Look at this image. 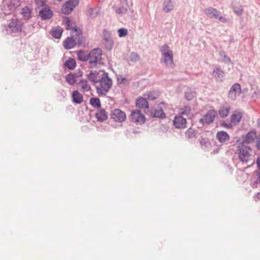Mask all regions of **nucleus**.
<instances>
[{
    "instance_id": "8",
    "label": "nucleus",
    "mask_w": 260,
    "mask_h": 260,
    "mask_svg": "<svg viewBox=\"0 0 260 260\" xmlns=\"http://www.w3.org/2000/svg\"><path fill=\"white\" fill-rule=\"evenodd\" d=\"M216 112L214 110H210L200 120L203 124H209L213 122L216 116Z\"/></svg>"
},
{
    "instance_id": "14",
    "label": "nucleus",
    "mask_w": 260,
    "mask_h": 260,
    "mask_svg": "<svg viewBox=\"0 0 260 260\" xmlns=\"http://www.w3.org/2000/svg\"><path fill=\"white\" fill-rule=\"evenodd\" d=\"M243 116V113L240 111H235L231 116V123L232 125H236L240 122Z\"/></svg>"
},
{
    "instance_id": "45",
    "label": "nucleus",
    "mask_w": 260,
    "mask_h": 260,
    "mask_svg": "<svg viewBox=\"0 0 260 260\" xmlns=\"http://www.w3.org/2000/svg\"><path fill=\"white\" fill-rule=\"evenodd\" d=\"M257 124L258 126L260 127V118L257 119Z\"/></svg>"
},
{
    "instance_id": "5",
    "label": "nucleus",
    "mask_w": 260,
    "mask_h": 260,
    "mask_svg": "<svg viewBox=\"0 0 260 260\" xmlns=\"http://www.w3.org/2000/svg\"><path fill=\"white\" fill-rule=\"evenodd\" d=\"M130 118L133 122L139 125L143 124L146 120L144 115L138 110H133L130 115Z\"/></svg>"
},
{
    "instance_id": "16",
    "label": "nucleus",
    "mask_w": 260,
    "mask_h": 260,
    "mask_svg": "<svg viewBox=\"0 0 260 260\" xmlns=\"http://www.w3.org/2000/svg\"><path fill=\"white\" fill-rule=\"evenodd\" d=\"M137 107L140 109H148L149 104L145 98H138L136 102Z\"/></svg>"
},
{
    "instance_id": "4",
    "label": "nucleus",
    "mask_w": 260,
    "mask_h": 260,
    "mask_svg": "<svg viewBox=\"0 0 260 260\" xmlns=\"http://www.w3.org/2000/svg\"><path fill=\"white\" fill-rule=\"evenodd\" d=\"M102 55V51L99 48L94 49L90 51L89 53V62L91 68L101 60Z\"/></svg>"
},
{
    "instance_id": "46",
    "label": "nucleus",
    "mask_w": 260,
    "mask_h": 260,
    "mask_svg": "<svg viewBox=\"0 0 260 260\" xmlns=\"http://www.w3.org/2000/svg\"><path fill=\"white\" fill-rule=\"evenodd\" d=\"M225 58L226 59V60H227V61H229V62H230V61H231V59H230V58L229 57H226V56H225Z\"/></svg>"
},
{
    "instance_id": "11",
    "label": "nucleus",
    "mask_w": 260,
    "mask_h": 260,
    "mask_svg": "<svg viewBox=\"0 0 260 260\" xmlns=\"http://www.w3.org/2000/svg\"><path fill=\"white\" fill-rule=\"evenodd\" d=\"M173 123L177 129H184L186 127L187 120L181 115H176L174 118Z\"/></svg>"
},
{
    "instance_id": "21",
    "label": "nucleus",
    "mask_w": 260,
    "mask_h": 260,
    "mask_svg": "<svg viewBox=\"0 0 260 260\" xmlns=\"http://www.w3.org/2000/svg\"><path fill=\"white\" fill-rule=\"evenodd\" d=\"M212 77L215 79L218 80L224 76V72L220 69V67H216L212 72Z\"/></svg>"
},
{
    "instance_id": "1",
    "label": "nucleus",
    "mask_w": 260,
    "mask_h": 260,
    "mask_svg": "<svg viewBox=\"0 0 260 260\" xmlns=\"http://www.w3.org/2000/svg\"><path fill=\"white\" fill-rule=\"evenodd\" d=\"M101 72V78L99 80V84L96 86V90L99 95H105L112 86V81L108 76L107 73L103 71Z\"/></svg>"
},
{
    "instance_id": "3",
    "label": "nucleus",
    "mask_w": 260,
    "mask_h": 260,
    "mask_svg": "<svg viewBox=\"0 0 260 260\" xmlns=\"http://www.w3.org/2000/svg\"><path fill=\"white\" fill-rule=\"evenodd\" d=\"M160 51L163 57L164 62L167 66L172 67L174 63L173 61V51L170 49V47L167 44L164 45L160 48Z\"/></svg>"
},
{
    "instance_id": "43",
    "label": "nucleus",
    "mask_w": 260,
    "mask_h": 260,
    "mask_svg": "<svg viewBox=\"0 0 260 260\" xmlns=\"http://www.w3.org/2000/svg\"><path fill=\"white\" fill-rule=\"evenodd\" d=\"M131 56H132V57H133L135 60L138 59V58H139L138 55L136 53H132Z\"/></svg>"
},
{
    "instance_id": "13",
    "label": "nucleus",
    "mask_w": 260,
    "mask_h": 260,
    "mask_svg": "<svg viewBox=\"0 0 260 260\" xmlns=\"http://www.w3.org/2000/svg\"><path fill=\"white\" fill-rule=\"evenodd\" d=\"M9 28L13 32H20L22 30V24L17 19H13L9 24Z\"/></svg>"
},
{
    "instance_id": "9",
    "label": "nucleus",
    "mask_w": 260,
    "mask_h": 260,
    "mask_svg": "<svg viewBox=\"0 0 260 260\" xmlns=\"http://www.w3.org/2000/svg\"><path fill=\"white\" fill-rule=\"evenodd\" d=\"M65 21L67 29L70 30L72 29V31L71 32L72 37H74L76 40L79 39L82 34L81 29L77 26H72L71 21L68 18H65Z\"/></svg>"
},
{
    "instance_id": "42",
    "label": "nucleus",
    "mask_w": 260,
    "mask_h": 260,
    "mask_svg": "<svg viewBox=\"0 0 260 260\" xmlns=\"http://www.w3.org/2000/svg\"><path fill=\"white\" fill-rule=\"evenodd\" d=\"M256 164L258 170L260 171V156H258L256 160Z\"/></svg>"
},
{
    "instance_id": "2",
    "label": "nucleus",
    "mask_w": 260,
    "mask_h": 260,
    "mask_svg": "<svg viewBox=\"0 0 260 260\" xmlns=\"http://www.w3.org/2000/svg\"><path fill=\"white\" fill-rule=\"evenodd\" d=\"M238 156L239 160L242 162H247L251 158L252 149L245 146L243 143L237 147Z\"/></svg>"
},
{
    "instance_id": "35",
    "label": "nucleus",
    "mask_w": 260,
    "mask_h": 260,
    "mask_svg": "<svg viewBox=\"0 0 260 260\" xmlns=\"http://www.w3.org/2000/svg\"><path fill=\"white\" fill-rule=\"evenodd\" d=\"M196 96V92L189 89L185 93V98L188 101L192 100Z\"/></svg>"
},
{
    "instance_id": "23",
    "label": "nucleus",
    "mask_w": 260,
    "mask_h": 260,
    "mask_svg": "<svg viewBox=\"0 0 260 260\" xmlns=\"http://www.w3.org/2000/svg\"><path fill=\"white\" fill-rule=\"evenodd\" d=\"M40 15L43 19H50L52 17V12L47 7H45L44 9L40 11Z\"/></svg>"
},
{
    "instance_id": "38",
    "label": "nucleus",
    "mask_w": 260,
    "mask_h": 260,
    "mask_svg": "<svg viewBox=\"0 0 260 260\" xmlns=\"http://www.w3.org/2000/svg\"><path fill=\"white\" fill-rule=\"evenodd\" d=\"M118 36L119 37H125L127 35V30L125 28H120L118 30Z\"/></svg>"
},
{
    "instance_id": "40",
    "label": "nucleus",
    "mask_w": 260,
    "mask_h": 260,
    "mask_svg": "<svg viewBox=\"0 0 260 260\" xmlns=\"http://www.w3.org/2000/svg\"><path fill=\"white\" fill-rule=\"evenodd\" d=\"M221 125L224 127H225L226 128H230L232 127L233 125L230 122V123H226L225 122H222L221 123Z\"/></svg>"
},
{
    "instance_id": "44",
    "label": "nucleus",
    "mask_w": 260,
    "mask_h": 260,
    "mask_svg": "<svg viewBox=\"0 0 260 260\" xmlns=\"http://www.w3.org/2000/svg\"><path fill=\"white\" fill-rule=\"evenodd\" d=\"M258 174L257 180L258 181L259 183H260V171Z\"/></svg>"
},
{
    "instance_id": "26",
    "label": "nucleus",
    "mask_w": 260,
    "mask_h": 260,
    "mask_svg": "<svg viewBox=\"0 0 260 260\" xmlns=\"http://www.w3.org/2000/svg\"><path fill=\"white\" fill-rule=\"evenodd\" d=\"M75 40L73 38H68L63 42V47L66 49H71L75 45Z\"/></svg>"
},
{
    "instance_id": "10",
    "label": "nucleus",
    "mask_w": 260,
    "mask_h": 260,
    "mask_svg": "<svg viewBox=\"0 0 260 260\" xmlns=\"http://www.w3.org/2000/svg\"><path fill=\"white\" fill-rule=\"evenodd\" d=\"M78 0H69L62 7L61 11L64 14H70L78 5Z\"/></svg>"
},
{
    "instance_id": "20",
    "label": "nucleus",
    "mask_w": 260,
    "mask_h": 260,
    "mask_svg": "<svg viewBox=\"0 0 260 260\" xmlns=\"http://www.w3.org/2000/svg\"><path fill=\"white\" fill-rule=\"evenodd\" d=\"M73 102L76 104H80L83 101V95L78 91L75 90L72 93Z\"/></svg>"
},
{
    "instance_id": "47",
    "label": "nucleus",
    "mask_w": 260,
    "mask_h": 260,
    "mask_svg": "<svg viewBox=\"0 0 260 260\" xmlns=\"http://www.w3.org/2000/svg\"><path fill=\"white\" fill-rule=\"evenodd\" d=\"M58 1H59V2H60V1H61L62 0H58Z\"/></svg>"
},
{
    "instance_id": "33",
    "label": "nucleus",
    "mask_w": 260,
    "mask_h": 260,
    "mask_svg": "<svg viewBox=\"0 0 260 260\" xmlns=\"http://www.w3.org/2000/svg\"><path fill=\"white\" fill-rule=\"evenodd\" d=\"M90 104L95 108L101 107V102L99 98H92L89 101Z\"/></svg>"
},
{
    "instance_id": "22",
    "label": "nucleus",
    "mask_w": 260,
    "mask_h": 260,
    "mask_svg": "<svg viewBox=\"0 0 260 260\" xmlns=\"http://www.w3.org/2000/svg\"><path fill=\"white\" fill-rule=\"evenodd\" d=\"M230 110L231 107L230 106L228 105H223L220 108L218 111L219 115L221 117H225L228 115Z\"/></svg>"
},
{
    "instance_id": "18",
    "label": "nucleus",
    "mask_w": 260,
    "mask_h": 260,
    "mask_svg": "<svg viewBox=\"0 0 260 260\" xmlns=\"http://www.w3.org/2000/svg\"><path fill=\"white\" fill-rule=\"evenodd\" d=\"M216 138L220 143H224L230 140V136L225 132L220 131L217 133Z\"/></svg>"
},
{
    "instance_id": "6",
    "label": "nucleus",
    "mask_w": 260,
    "mask_h": 260,
    "mask_svg": "<svg viewBox=\"0 0 260 260\" xmlns=\"http://www.w3.org/2000/svg\"><path fill=\"white\" fill-rule=\"evenodd\" d=\"M111 117L114 121L120 123L124 122L126 118L125 113L119 109H115L112 111Z\"/></svg>"
},
{
    "instance_id": "7",
    "label": "nucleus",
    "mask_w": 260,
    "mask_h": 260,
    "mask_svg": "<svg viewBox=\"0 0 260 260\" xmlns=\"http://www.w3.org/2000/svg\"><path fill=\"white\" fill-rule=\"evenodd\" d=\"M204 12L206 15L211 18L218 19L219 20L222 22H226L227 19L222 16H219V12L215 8L209 7L206 9Z\"/></svg>"
},
{
    "instance_id": "36",
    "label": "nucleus",
    "mask_w": 260,
    "mask_h": 260,
    "mask_svg": "<svg viewBox=\"0 0 260 260\" xmlns=\"http://www.w3.org/2000/svg\"><path fill=\"white\" fill-rule=\"evenodd\" d=\"M196 135V131L191 128H189L185 133V137L188 139L193 138Z\"/></svg>"
},
{
    "instance_id": "24",
    "label": "nucleus",
    "mask_w": 260,
    "mask_h": 260,
    "mask_svg": "<svg viewBox=\"0 0 260 260\" xmlns=\"http://www.w3.org/2000/svg\"><path fill=\"white\" fill-rule=\"evenodd\" d=\"M62 29L59 26L53 27L51 30L52 36L56 39H59L62 34Z\"/></svg>"
},
{
    "instance_id": "17",
    "label": "nucleus",
    "mask_w": 260,
    "mask_h": 260,
    "mask_svg": "<svg viewBox=\"0 0 260 260\" xmlns=\"http://www.w3.org/2000/svg\"><path fill=\"white\" fill-rule=\"evenodd\" d=\"M79 89L83 92L89 91L91 87L86 80H82L78 83Z\"/></svg>"
},
{
    "instance_id": "15",
    "label": "nucleus",
    "mask_w": 260,
    "mask_h": 260,
    "mask_svg": "<svg viewBox=\"0 0 260 260\" xmlns=\"http://www.w3.org/2000/svg\"><path fill=\"white\" fill-rule=\"evenodd\" d=\"M102 75H100V72H97L95 71H90L89 74L87 76V78L91 82L96 83L99 81V80L101 78Z\"/></svg>"
},
{
    "instance_id": "25",
    "label": "nucleus",
    "mask_w": 260,
    "mask_h": 260,
    "mask_svg": "<svg viewBox=\"0 0 260 260\" xmlns=\"http://www.w3.org/2000/svg\"><path fill=\"white\" fill-rule=\"evenodd\" d=\"M98 120L103 121L106 120L108 118L107 113L104 110H100L95 115Z\"/></svg>"
},
{
    "instance_id": "31",
    "label": "nucleus",
    "mask_w": 260,
    "mask_h": 260,
    "mask_svg": "<svg viewBox=\"0 0 260 260\" xmlns=\"http://www.w3.org/2000/svg\"><path fill=\"white\" fill-rule=\"evenodd\" d=\"M179 113L182 115H189L191 113V108L189 106H185L179 109Z\"/></svg>"
},
{
    "instance_id": "32",
    "label": "nucleus",
    "mask_w": 260,
    "mask_h": 260,
    "mask_svg": "<svg viewBox=\"0 0 260 260\" xmlns=\"http://www.w3.org/2000/svg\"><path fill=\"white\" fill-rule=\"evenodd\" d=\"M64 66L70 70H73L76 66V62L75 59L69 58L65 62Z\"/></svg>"
},
{
    "instance_id": "39",
    "label": "nucleus",
    "mask_w": 260,
    "mask_h": 260,
    "mask_svg": "<svg viewBox=\"0 0 260 260\" xmlns=\"http://www.w3.org/2000/svg\"><path fill=\"white\" fill-rule=\"evenodd\" d=\"M234 11L237 15H241L243 13V9L242 8V7L240 6L239 7H235L234 8Z\"/></svg>"
},
{
    "instance_id": "30",
    "label": "nucleus",
    "mask_w": 260,
    "mask_h": 260,
    "mask_svg": "<svg viewBox=\"0 0 260 260\" xmlns=\"http://www.w3.org/2000/svg\"><path fill=\"white\" fill-rule=\"evenodd\" d=\"M76 75L69 74L66 76V81L70 85H73L76 82Z\"/></svg>"
},
{
    "instance_id": "27",
    "label": "nucleus",
    "mask_w": 260,
    "mask_h": 260,
    "mask_svg": "<svg viewBox=\"0 0 260 260\" xmlns=\"http://www.w3.org/2000/svg\"><path fill=\"white\" fill-rule=\"evenodd\" d=\"M151 114L154 117L163 118L165 117V114L161 108L152 110Z\"/></svg>"
},
{
    "instance_id": "34",
    "label": "nucleus",
    "mask_w": 260,
    "mask_h": 260,
    "mask_svg": "<svg viewBox=\"0 0 260 260\" xmlns=\"http://www.w3.org/2000/svg\"><path fill=\"white\" fill-rule=\"evenodd\" d=\"M144 96L148 100H154L158 98V94L154 92H149L144 94Z\"/></svg>"
},
{
    "instance_id": "12",
    "label": "nucleus",
    "mask_w": 260,
    "mask_h": 260,
    "mask_svg": "<svg viewBox=\"0 0 260 260\" xmlns=\"http://www.w3.org/2000/svg\"><path fill=\"white\" fill-rule=\"evenodd\" d=\"M241 92V86L238 83L234 84L230 88L229 92V98L232 100H236L237 96L239 95Z\"/></svg>"
},
{
    "instance_id": "19",
    "label": "nucleus",
    "mask_w": 260,
    "mask_h": 260,
    "mask_svg": "<svg viewBox=\"0 0 260 260\" xmlns=\"http://www.w3.org/2000/svg\"><path fill=\"white\" fill-rule=\"evenodd\" d=\"M258 137H257L256 133L254 131H251L248 133L245 137V140L244 143H251L254 142L255 139L257 140ZM243 144L244 143H242Z\"/></svg>"
},
{
    "instance_id": "29",
    "label": "nucleus",
    "mask_w": 260,
    "mask_h": 260,
    "mask_svg": "<svg viewBox=\"0 0 260 260\" xmlns=\"http://www.w3.org/2000/svg\"><path fill=\"white\" fill-rule=\"evenodd\" d=\"M77 57L79 60L85 61L89 59V53L85 51H79L77 52Z\"/></svg>"
},
{
    "instance_id": "28",
    "label": "nucleus",
    "mask_w": 260,
    "mask_h": 260,
    "mask_svg": "<svg viewBox=\"0 0 260 260\" xmlns=\"http://www.w3.org/2000/svg\"><path fill=\"white\" fill-rule=\"evenodd\" d=\"M31 11L28 7L22 9L21 14L25 19L28 20L31 16Z\"/></svg>"
},
{
    "instance_id": "37",
    "label": "nucleus",
    "mask_w": 260,
    "mask_h": 260,
    "mask_svg": "<svg viewBox=\"0 0 260 260\" xmlns=\"http://www.w3.org/2000/svg\"><path fill=\"white\" fill-rule=\"evenodd\" d=\"M117 82L119 84L126 85L128 84L127 79L122 75H119L117 78Z\"/></svg>"
},
{
    "instance_id": "41",
    "label": "nucleus",
    "mask_w": 260,
    "mask_h": 260,
    "mask_svg": "<svg viewBox=\"0 0 260 260\" xmlns=\"http://www.w3.org/2000/svg\"><path fill=\"white\" fill-rule=\"evenodd\" d=\"M256 148L260 151V135L258 136L256 141Z\"/></svg>"
}]
</instances>
